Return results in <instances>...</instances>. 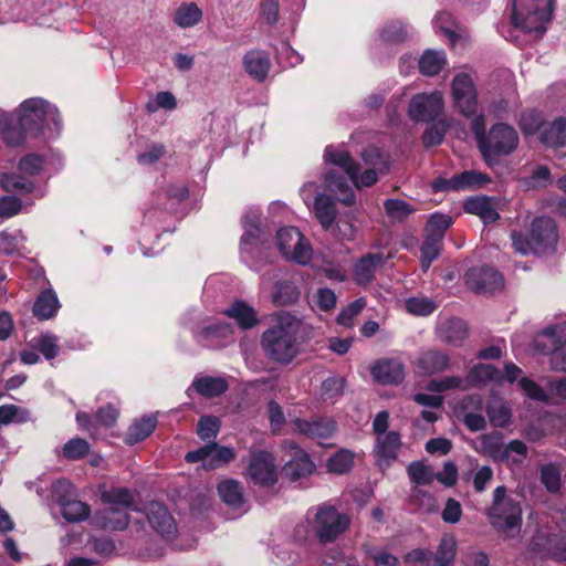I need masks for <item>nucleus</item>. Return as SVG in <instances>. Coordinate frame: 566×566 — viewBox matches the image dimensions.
Listing matches in <instances>:
<instances>
[{
  "mask_svg": "<svg viewBox=\"0 0 566 566\" xmlns=\"http://www.w3.org/2000/svg\"><path fill=\"white\" fill-rule=\"evenodd\" d=\"M57 108L41 97L23 101L15 113L0 112V138L9 146H20L28 137L53 135L60 130Z\"/></svg>",
  "mask_w": 566,
  "mask_h": 566,
  "instance_id": "nucleus-1",
  "label": "nucleus"
},
{
  "mask_svg": "<svg viewBox=\"0 0 566 566\" xmlns=\"http://www.w3.org/2000/svg\"><path fill=\"white\" fill-rule=\"evenodd\" d=\"M302 325V319L287 311L274 313L260 340L265 357L279 364H290L300 353Z\"/></svg>",
  "mask_w": 566,
  "mask_h": 566,
  "instance_id": "nucleus-2",
  "label": "nucleus"
},
{
  "mask_svg": "<svg viewBox=\"0 0 566 566\" xmlns=\"http://www.w3.org/2000/svg\"><path fill=\"white\" fill-rule=\"evenodd\" d=\"M364 170L354 161L352 156L343 149L327 146L324 153L326 164L340 168L357 188L370 187L378 180L379 175L389 170L388 156L375 146H368L361 154Z\"/></svg>",
  "mask_w": 566,
  "mask_h": 566,
  "instance_id": "nucleus-3",
  "label": "nucleus"
},
{
  "mask_svg": "<svg viewBox=\"0 0 566 566\" xmlns=\"http://www.w3.org/2000/svg\"><path fill=\"white\" fill-rule=\"evenodd\" d=\"M306 521L314 537L321 544L335 542L349 528L352 518L331 503H322L311 507Z\"/></svg>",
  "mask_w": 566,
  "mask_h": 566,
  "instance_id": "nucleus-4",
  "label": "nucleus"
},
{
  "mask_svg": "<svg viewBox=\"0 0 566 566\" xmlns=\"http://www.w3.org/2000/svg\"><path fill=\"white\" fill-rule=\"evenodd\" d=\"M558 241V234L555 222L551 218H537L531 224L527 235L522 233H512V244L516 252L526 255L548 254L555 251Z\"/></svg>",
  "mask_w": 566,
  "mask_h": 566,
  "instance_id": "nucleus-5",
  "label": "nucleus"
},
{
  "mask_svg": "<svg viewBox=\"0 0 566 566\" xmlns=\"http://www.w3.org/2000/svg\"><path fill=\"white\" fill-rule=\"evenodd\" d=\"M512 2V20L516 28L526 32L543 35L545 24L551 20L554 10L553 0H510Z\"/></svg>",
  "mask_w": 566,
  "mask_h": 566,
  "instance_id": "nucleus-6",
  "label": "nucleus"
},
{
  "mask_svg": "<svg viewBox=\"0 0 566 566\" xmlns=\"http://www.w3.org/2000/svg\"><path fill=\"white\" fill-rule=\"evenodd\" d=\"M486 515L492 526L505 534L521 528L522 509L520 502L507 496L506 489L503 485L494 490L493 502L488 509Z\"/></svg>",
  "mask_w": 566,
  "mask_h": 566,
  "instance_id": "nucleus-7",
  "label": "nucleus"
},
{
  "mask_svg": "<svg viewBox=\"0 0 566 566\" xmlns=\"http://www.w3.org/2000/svg\"><path fill=\"white\" fill-rule=\"evenodd\" d=\"M518 146L517 132L510 125H493L479 147L489 166L497 163L500 157L509 156Z\"/></svg>",
  "mask_w": 566,
  "mask_h": 566,
  "instance_id": "nucleus-8",
  "label": "nucleus"
},
{
  "mask_svg": "<svg viewBox=\"0 0 566 566\" xmlns=\"http://www.w3.org/2000/svg\"><path fill=\"white\" fill-rule=\"evenodd\" d=\"M537 352L549 355L551 366L555 370L566 371V325H553L544 328L534 339Z\"/></svg>",
  "mask_w": 566,
  "mask_h": 566,
  "instance_id": "nucleus-9",
  "label": "nucleus"
},
{
  "mask_svg": "<svg viewBox=\"0 0 566 566\" xmlns=\"http://www.w3.org/2000/svg\"><path fill=\"white\" fill-rule=\"evenodd\" d=\"M276 241L279 250L286 260L301 265H305L312 260L311 243L296 228H281L276 233Z\"/></svg>",
  "mask_w": 566,
  "mask_h": 566,
  "instance_id": "nucleus-10",
  "label": "nucleus"
},
{
  "mask_svg": "<svg viewBox=\"0 0 566 566\" xmlns=\"http://www.w3.org/2000/svg\"><path fill=\"white\" fill-rule=\"evenodd\" d=\"M444 109L443 95L439 91L416 94L409 102L408 116L413 122L429 123Z\"/></svg>",
  "mask_w": 566,
  "mask_h": 566,
  "instance_id": "nucleus-11",
  "label": "nucleus"
},
{
  "mask_svg": "<svg viewBox=\"0 0 566 566\" xmlns=\"http://www.w3.org/2000/svg\"><path fill=\"white\" fill-rule=\"evenodd\" d=\"M451 92L454 106L463 116L471 117L475 115L478 108V92L469 74H457L451 83Z\"/></svg>",
  "mask_w": 566,
  "mask_h": 566,
  "instance_id": "nucleus-12",
  "label": "nucleus"
},
{
  "mask_svg": "<svg viewBox=\"0 0 566 566\" xmlns=\"http://www.w3.org/2000/svg\"><path fill=\"white\" fill-rule=\"evenodd\" d=\"M235 455L233 448L213 442L188 452L185 460L188 463L201 462L206 470H214L234 460Z\"/></svg>",
  "mask_w": 566,
  "mask_h": 566,
  "instance_id": "nucleus-13",
  "label": "nucleus"
},
{
  "mask_svg": "<svg viewBox=\"0 0 566 566\" xmlns=\"http://www.w3.org/2000/svg\"><path fill=\"white\" fill-rule=\"evenodd\" d=\"M248 476L261 486H272L277 481V472L274 459L266 451H252L248 465Z\"/></svg>",
  "mask_w": 566,
  "mask_h": 566,
  "instance_id": "nucleus-14",
  "label": "nucleus"
},
{
  "mask_svg": "<svg viewBox=\"0 0 566 566\" xmlns=\"http://www.w3.org/2000/svg\"><path fill=\"white\" fill-rule=\"evenodd\" d=\"M282 448L291 457L284 465V472L292 480L306 478L315 471V464L310 455L295 442L286 440Z\"/></svg>",
  "mask_w": 566,
  "mask_h": 566,
  "instance_id": "nucleus-15",
  "label": "nucleus"
},
{
  "mask_svg": "<svg viewBox=\"0 0 566 566\" xmlns=\"http://www.w3.org/2000/svg\"><path fill=\"white\" fill-rule=\"evenodd\" d=\"M145 513L149 525L159 536L167 541L175 538L178 533L176 521L163 503H148Z\"/></svg>",
  "mask_w": 566,
  "mask_h": 566,
  "instance_id": "nucleus-16",
  "label": "nucleus"
},
{
  "mask_svg": "<svg viewBox=\"0 0 566 566\" xmlns=\"http://www.w3.org/2000/svg\"><path fill=\"white\" fill-rule=\"evenodd\" d=\"M468 285L479 293H493L503 286V276L489 266L470 269L465 274Z\"/></svg>",
  "mask_w": 566,
  "mask_h": 566,
  "instance_id": "nucleus-17",
  "label": "nucleus"
},
{
  "mask_svg": "<svg viewBox=\"0 0 566 566\" xmlns=\"http://www.w3.org/2000/svg\"><path fill=\"white\" fill-rule=\"evenodd\" d=\"M128 510L106 506L91 517V525L104 531L120 532L129 525Z\"/></svg>",
  "mask_w": 566,
  "mask_h": 566,
  "instance_id": "nucleus-18",
  "label": "nucleus"
},
{
  "mask_svg": "<svg viewBox=\"0 0 566 566\" xmlns=\"http://www.w3.org/2000/svg\"><path fill=\"white\" fill-rule=\"evenodd\" d=\"M400 446V436L395 431H389L387 434L376 437L374 453L377 465L381 470L389 468L397 459Z\"/></svg>",
  "mask_w": 566,
  "mask_h": 566,
  "instance_id": "nucleus-19",
  "label": "nucleus"
},
{
  "mask_svg": "<svg viewBox=\"0 0 566 566\" xmlns=\"http://www.w3.org/2000/svg\"><path fill=\"white\" fill-rule=\"evenodd\" d=\"M450 365V356L439 349L432 348L419 354L415 366L420 375L432 376L446 371Z\"/></svg>",
  "mask_w": 566,
  "mask_h": 566,
  "instance_id": "nucleus-20",
  "label": "nucleus"
},
{
  "mask_svg": "<svg viewBox=\"0 0 566 566\" xmlns=\"http://www.w3.org/2000/svg\"><path fill=\"white\" fill-rule=\"evenodd\" d=\"M488 181L485 175L475 171H463L449 179L439 178L434 180L432 187L436 191L467 190Z\"/></svg>",
  "mask_w": 566,
  "mask_h": 566,
  "instance_id": "nucleus-21",
  "label": "nucleus"
},
{
  "mask_svg": "<svg viewBox=\"0 0 566 566\" xmlns=\"http://www.w3.org/2000/svg\"><path fill=\"white\" fill-rule=\"evenodd\" d=\"M292 423L295 431L311 439H327L336 430V424L331 419L313 418L307 420L296 418Z\"/></svg>",
  "mask_w": 566,
  "mask_h": 566,
  "instance_id": "nucleus-22",
  "label": "nucleus"
},
{
  "mask_svg": "<svg viewBox=\"0 0 566 566\" xmlns=\"http://www.w3.org/2000/svg\"><path fill=\"white\" fill-rule=\"evenodd\" d=\"M386 262L382 253H367L359 258L353 269L354 281L358 285H366L375 277L376 271Z\"/></svg>",
  "mask_w": 566,
  "mask_h": 566,
  "instance_id": "nucleus-23",
  "label": "nucleus"
},
{
  "mask_svg": "<svg viewBox=\"0 0 566 566\" xmlns=\"http://www.w3.org/2000/svg\"><path fill=\"white\" fill-rule=\"evenodd\" d=\"M437 335L441 342L459 347L468 338L469 332L465 322L460 318H449L438 326Z\"/></svg>",
  "mask_w": 566,
  "mask_h": 566,
  "instance_id": "nucleus-24",
  "label": "nucleus"
},
{
  "mask_svg": "<svg viewBox=\"0 0 566 566\" xmlns=\"http://www.w3.org/2000/svg\"><path fill=\"white\" fill-rule=\"evenodd\" d=\"M371 375L380 384H398L405 377V368L398 359H381L374 365Z\"/></svg>",
  "mask_w": 566,
  "mask_h": 566,
  "instance_id": "nucleus-25",
  "label": "nucleus"
},
{
  "mask_svg": "<svg viewBox=\"0 0 566 566\" xmlns=\"http://www.w3.org/2000/svg\"><path fill=\"white\" fill-rule=\"evenodd\" d=\"M71 483L67 480H59L52 485V514L61 515L65 522H71Z\"/></svg>",
  "mask_w": 566,
  "mask_h": 566,
  "instance_id": "nucleus-26",
  "label": "nucleus"
},
{
  "mask_svg": "<svg viewBox=\"0 0 566 566\" xmlns=\"http://www.w3.org/2000/svg\"><path fill=\"white\" fill-rule=\"evenodd\" d=\"M245 72L258 82H263L270 71L269 54L261 50H251L243 56Z\"/></svg>",
  "mask_w": 566,
  "mask_h": 566,
  "instance_id": "nucleus-27",
  "label": "nucleus"
},
{
  "mask_svg": "<svg viewBox=\"0 0 566 566\" xmlns=\"http://www.w3.org/2000/svg\"><path fill=\"white\" fill-rule=\"evenodd\" d=\"M314 213L325 231L335 233L334 223L337 210L335 201L327 195H318L314 200Z\"/></svg>",
  "mask_w": 566,
  "mask_h": 566,
  "instance_id": "nucleus-28",
  "label": "nucleus"
},
{
  "mask_svg": "<svg viewBox=\"0 0 566 566\" xmlns=\"http://www.w3.org/2000/svg\"><path fill=\"white\" fill-rule=\"evenodd\" d=\"M541 142L552 148L566 146V117L559 116L547 123L541 130Z\"/></svg>",
  "mask_w": 566,
  "mask_h": 566,
  "instance_id": "nucleus-29",
  "label": "nucleus"
},
{
  "mask_svg": "<svg viewBox=\"0 0 566 566\" xmlns=\"http://www.w3.org/2000/svg\"><path fill=\"white\" fill-rule=\"evenodd\" d=\"M326 188L337 195L338 201L346 206L355 202V193L344 176H339L333 170H328L325 176Z\"/></svg>",
  "mask_w": 566,
  "mask_h": 566,
  "instance_id": "nucleus-30",
  "label": "nucleus"
},
{
  "mask_svg": "<svg viewBox=\"0 0 566 566\" xmlns=\"http://www.w3.org/2000/svg\"><path fill=\"white\" fill-rule=\"evenodd\" d=\"M224 314L234 319L242 329H250L259 322L254 308L243 301L233 302Z\"/></svg>",
  "mask_w": 566,
  "mask_h": 566,
  "instance_id": "nucleus-31",
  "label": "nucleus"
},
{
  "mask_svg": "<svg viewBox=\"0 0 566 566\" xmlns=\"http://www.w3.org/2000/svg\"><path fill=\"white\" fill-rule=\"evenodd\" d=\"M467 380L471 386L489 382L501 385L503 384V373L490 364H478L470 369Z\"/></svg>",
  "mask_w": 566,
  "mask_h": 566,
  "instance_id": "nucleus-32",
  "label": "nucleus"
},
{
  "mask_svg": "<svg viewBox=\"0 0 566 566\" xmlns=\"http://www.w3.org/2000/svg\"><path fill=\"white\" fill-rule=\"evenodd\" d=\"M243 227L244 233L241 238V251L242 253L252 254L264 244V241L261 239L262 231L258 222L250 220L249 217L243 218Z\"/></svg>",
  "mask_w": 566,
  "mask_h": 566,
  "instance_id": "nucleus-33",
  "label": "nucleus"
},
{
  "mask_svg": "<svg viewBox=\"0 0 566 566\" xmlns=\"http://www.w3.org/2000/svg\"><path fill=\"white\" fill-rule=\"evenodd\" d=\"M101 500L107 506L129 510L134 504V494L127 488L113 486L101 491Z\"/></svg>",
  "mask_w": 566,
  "mask_h": 566,
  "instance_id": "nucleus-34",
  "label": "nucleus"
},
{
  "mask_svg": "<svg viewBox=\"0 0 566 566\" xmlns=\"http://www.w3.org/2000/svg\"><path fill=\"white\" fill-rule=\"evenodd\" d=\"M157 419L154 416H146L135 421L128 429L125 436V442L135 444L145 440L155 430Z\"/></svg>",
  "mask_w": 566,
  "mask_h": 566,
  "instance_id": "nucleus-35",
  "label": "nucleus"
},
{
  "mask_svg": "<svg viewBox=\"0 0 566 566\" xmlns=\"http://www.w3.org/2000/svg\"><path fill=\"white\" fill-rule=\"evenodd\" d=\"M60 304L53 291L42 292L34 302L33 315L40 319H49L55 315Z\"/></svg>",
  "mask_w": 566,
  "mask_h": 566,
  "instance_id": "nucleus-36",
  "label": "nucleus"
},
{
  "mask_svg": "<svg viewBox=\"0 0 566 566\" xmlns=\"http://www.w3.org/2000/svg\"><path fill=\"white\" fill-rule=\"evenodd\" d=\"M446 62L443 51L427 50L419 60V70L426 76H434L442 70Z\"/></svg>",
  "mask_w": 566,
  "mask_h": 566,
  "instance_id": "nucleus-37",
  "label": "nucleus"
},
{
  "mask_svg": "<svg viewBox=\"0 0 566 566\" xmlns=\"http://www.w3.org/2000/svg\"><path fill=\"white\" fill-rule=\"evenodd\" d=\"M0 186L8 192L30 193L34 189V182L23 174H3L0 177Z\"/></svg>",
  "mask_w": 566,
  "mask_h": 566,
  "instance_id": "nucleus-38",
  "label": "nucleus"
},
{
  "mask_svg": "<svg viewBox=\"0 0 566 566\" xmlns=\"http://www.w3.org/2000/svg\"><path fill=\"white\" fill-rule=\"evenodd\" d=\"M195 389L203 397L212 398L223 394L228 389V384L220 377H201L193 381Z\"/></svg>",
  "mask_w": 566,
  "mask_h": 566,
  "instance_id": "nucleus-39",
  "label": "nucleus"
},
{
  "mask_svg": "<svg viewBox=\"0 0 566 566\" xmlns=\"http://www.w3.org/2000/svg\"><path fill=\"white\" fill-rule=\"evenodd\" d=\"M202 11L193 2L182 3L175 12L174 21L180 28H191L200 22Z\"/></svg>",
  "mask_w": 566,
  "mask_h": 566,
  "instance_id": "nucleus-40",
  "label": "nucleus"
},
{
  "mask_svg": "<svg viewBox=\"0 0 566 566\" xmlns=\"http://www.w3.org/2000/svg\"><path fill=\"white\" fill-rule=\"evenodd\" d=\"M464 209L469 213L479 216L484 223H491L499 219L497 211L491 207L485 198H471L464 203Z\"/></svg>",
  "mask_w": 566,
  "mask_h": 566,
  "instance_id": "nucleus-41",
  "label": "nucleus"
},
{
  "mask_svg": "<svg viewBox=\"0 0 566 566\" xmlns=\"http://www.w3.org/2000/svg\"><path fill=\"white\" fill-rule=\"evenodd\" d=\"M218 492L222 501L234 509L243 504V494L240 483L235 480L229 479L219 483Z\"/></svg>",
  "mask_w": 566,
  "mask_h": 566,
  "instance_id": "nucleus-42",
  "label": "nucleus"
},
{
  "mask_svg": "<svg viewBox=\"0 0 566 566\" xmlns=\"http://www.w3.org/2000/svg\"><path fill=\"white\" fill-rule=\"evenodd\" d=\"M272 301L275 305L285 306L295 303L300 297L297 286L291 281H279L275 284Z\"/></svg>",
  "mask_w": 566,
  "mask_h": 566,
  "instance_id": "nucleus-43",
  "label": "nucleus"
},
{
  "mask_svg": "<svg viewBox=\"0 0 566 566\" xmlns=\"http://www.w3.org/2000/svg\"><path fill=\"white\" fill-rule=\"evenodd\" d=\"M384 210L391 221L402 222L416 211V208L401 199H387L384 202Z\"/></svg>",
  "mask_w": 566,
  "mask_h": 566,
  "instance_id": "nucleus-44",
  "label": "nucleus"
},
{
  "mask_svg": "<svg viewBox=\"0 0 566 566\" xmlns=\"http://www.w3.org/2000/svg\"><path fill=\"white\" fill-rule=\"evenodd\" d=\"M504 444L499 433L484 434L479 440L478 450L495 460L502 461Z\"/></svg>",
  "mask_w": 566,
  "mask_h": 566,
  "instance_id": "nucleus-45",
  "label": "nucleus"
},
{
  "mask_svg": "<svg viewBox=\"0 0 566 566\" xmlns=\"http://www.w3.org/2000/svg\"><path fill=\"white\" fill-rule=\"evenodd\" d=\"M442 250V240L426 234L421 245V268L426 272L431 263L440 255Z\"/></svg>",
  "mask_w": 566,
  "mask_h": 566,
  "instance_id": "nucleus-46",
  "label": "nucleus"
},
{
  "mask_svg": "<svg viewBox=\"0 0 566 566\" xmlns=\"http://www.w3.org/2000/svg\"><path fill=\"white\" fill-rule=\"evenodd\" d=\"M408 475L418 485L430 484L436 479V473L430 465L420 461L411 462L407 468Z\"/></svg>",
  "mask_w": 566,
  "mask_h": 566,
  "instance_id": "nucleus-47",
  "label": "nucleus"
},
{
  "mask_svg": "<svg viewBox=\"0 0 566 566\" xmlns=\"http://www.w3.org/2000/svg\"><path fill=\"white\" fill-rule=\"evenodd\" d=\"M31 420V412L28 409L15 405L0 406V424H9L11 422L24 423Z\"/></svg>",
  "mask_w": 566,
  "mask_h": 566,
  "instance_id": "nucleus-48",
  "label": "nucleus"
},
{
  "mask_svg": "<svg viewBox=\"0 0 566 566\" xmlns=\"http://www.w3.org/2000/svg\"><path fill=\"white\" fill-rule=\"evenodd\" d=\"M366 306V301L363 297L355 300L349 303L347 306L343 307L336 317V322L338 325L344 327L354 326L355 318L361 313V311Z\"/></svg>",
  "mask_w": 566,
  "mask_h": 566,
  "instance_id": "nucleus-49",
  "label": "nucleus"
},
{
  "mask_svg": "<svg viewBox=\"0 0 566 566\" xmlns=\"http://www.w3.org/2000/svg\"><path fill=\"white\" fill-rule=\"evenodd\" d=\"M451 224L452 218L449 214L434 213L427 222L426 234L443 240L444 233Z\"/></svg>",
  "mask_w": 566,
  "mask_h": 566,
  "instance_id": "nucleus-50",
  "label": "nucleus"
},
{
  "mask_svg": "<svg viewBox=\"0 0 566 566\" xmlns=\"http://www.w3.org/2000/svg\"><path fill=\"white\" fill-rule=\"evenodd\" d=\"M457 543L452 536L441 539L434 558V566H450L454 559Z\"/></svg>",
  "mask_w": 566,
  "mask_h": 566,
  "instance_id": "nucleus-51",
  "label": "nucleus"
},
{
  "mask_svg": "<svg viewBox=\"0 0 566 566\" xmlns=\"http://www.w3.org/2000/svg\"><path fill=\"white\" fill-rule=\"evenodd\" d=\"M354 464V453L348 450H340L327 461L329 472L343 474L350 470Z\"/></svg>",
  "mask_w": 566,
  "mask_h": 566,
  "instance_id": "nucleus-52",
  "label": "nucleus"
},
{
  "mask_svg": "<svg viewBox=\"0 0 566 566\" xmlns=\"http://www.w3.org/2000/svg\"><path fill=\"white\" fill-rule=\"evenodd\" d=\"M35 349L42 353L46 359H53L59 354L57 338L51 334H43L33 339Z\"/></svg>",
  "mask_w": 566,
  "mask_h": 566,
  "instance_id": "nucleus-53",
  "label": "nucleus"
},
{
  "mask_svg": "<svg viewBox=\"0 0 566 566\" xmlns=\"http://www.w3.org/2000/svg\"><path fill=\"white\" fill-rule=\"evenodd\" d=\"M436 308L437 304L428 297H410L406 301L407 312L413 315L427 316Z\"/></svg>",
  "mask_w": 566,
  "mask_h": 566,
  "instance_id": "nucleus-54",
  "label": "nucleus"
},
{
  "mask_svg": "<svg viewBox=\"0 0 566 566\" xmlns=\"http://www.w3.org/2000/svg\"><path fill=\"white\" fill-rule=\"evenodd\" d=\"M527 455V447L521 440H512L504 444L502 461L518 463Z\"/></svg>",
  "mask_w": 566,
  "mask_h": 566,
  "instance_id": "nucleus-55",
  "label": "nucleus"
},
{
  "mask_svg": "<svg viewBox=\"0 0 566 566\" xmlns=\"http://www.w3.org/2000/svg\"><path fill=\"white\" fill-rule=\"evenodd\" d=\"M220 429V420L217 417H202L197 427V433L201 440H212Z\"/></svg>",
  "mask_w": 566,
  "mask_h": 566,
  "instance_id": "nucleus-56",
  "label": "nucleus"
},
{
  "mask_svg": "<svg viewBox=\"0 0 566 566\" xmlns=\"http://www.w3.org/2000/svg\"><path fill=\"white\" fill-rule=\"evenodd\" d=\"M545 125L541 113L537 111H527L521 116V128L525 134L532 135L537 132L541 134Z\"/></svg>",
  "mask_w": 566,
  "mask_h": 566,
  "instance_id": "nucleus-57",
  "label": "nucleus"
},
{
  "mask_svg": "<svg viewBox=\"0 0 566 566\" xmlns=\"http://www.w3.org/2000/svg\"><path fill=\"white\" fill-rule=\"evenodd\" d=\"M447 132V124L443 120L431 124L423 134V144L426 147L438 146L442 143Z\"/></svg>",
  "mask_w": 566,
  "mask_h": 566,
  "instance_id": "nucleus-58",
  "label": "nucleus"
},
{
  "mask_svg": "<svg viewBox=\"0 0 566 566\" xmlns=\"http://www.w3.org/2000/svg\"><path fill=\"white\" fill-rule=\"evenodd\" d=\"M541 481L549 492H557L560 488V472L554 464L541 469Z\"/></svg>",
  "mask_w": 566,
  "mask_h": 566,
  "instance_id": "nucleus-59",
  "label": "nucleus"
},
{
  "mask_svg": "<svg viewBox=\"0 0 566 566\" xmlns=\"http://www.w3.org/2000/svg\"><path fill=\"white\" fill-rule=\"evenodd\" d=\"M313 301L321 311L329 312L336 306L337 296L333 290L319 287L313 295Z\"/></svg>",
  "mask_w": 566,
  "mask_h": 566,
  "instance_id": "nucleus-60",
  "label": "nucleus"
},
{
  "mask_svg": "<svg viewBox=\"0 0 566 566\" xmlns=\"http://www.w3.org/2000/svg\"><path fill=\"white\" fill-rule=\"evenodd\" d=\"M43 167V158L36 154L24 156L19 161V171L29 177L38 175Z\"/></svg>",
  "mask_w": 566,
  "mask_h": 566,
  "instance_id": "nucleus-61",
  "label": "nucleus"
},
{
  "mask_svg": "<svg viewBox=\"0 0 566 566\" xmlns=\"http://www.w3.org/2000/svg\"><path fill=\"white\" fill-rule=\"evenodd\" d=\"M407 38V30L399 21L386 24L381 31V39L386 42L398 43Z\"/></svg>",
  "mask_w": 566,
  "mask_h": 566,
  "instance_id": "nucleus-62",
  "label": "nucleus"
},
{
  "mask_svg": "<svg viewBox=\"0 0 566 566\" xmlns=\"http://www.w3.org/2000/svg\"><path fill=\"white\" fill-rule=\"evenodd\" d=\"M232 333V328L229 324L218 323L205 326L200 332H197V337L200 340H206L209 338H224Z\"/></svg>",
  "mask_w": 566,
  "mask_h": 566,
  "instance_id": "nucleus-63",
  "label": "nucleus"
},
{
  "mask_svg": "<svg viewBox=\"0 0 566 566\" xmlns=\"http://www.w3.org/2000/svg\"><path fill=\"white\" fill-rule=\"evenodd\" d=\"M518 386L524 391V394L533 400L542 402H546L548 400V396L545 392V390L530 378H521L518 381Z\"/></svg>",
  "mask_w": 566,
  "mask_h": 566,
  "instance_id": "nucleus-64",
  "label": "nucleus"
}]
</instances>
